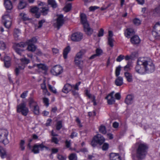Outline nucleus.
<instances>
[{
	"mask_svg": "<svg viewBox=\"0 0 160 160\" xmlns=\"http://www.w3.org/2000/svg\"><path fill=\"white\" fill-rule=\"evenodd\" d=\"M148 147L147 145L144 143H138L137 147L132 150L131 156L133 160H143L147 155Z\"/></svg>",
	"mask_w": 160,
	"mask_h": 160,
	"instance_id": "1",
	"label": "nucleus"
},
{
	"mask_svg": "<svg viewBox=\"0 0 160 160\" xmlns=\"http://www.w3.org/2000/svg\"><path fill=\"white\" fill-rule=\"evenodd\" d=\"M142 58L146 73L153 72L155 71V67L152 60L148 57H142Z\"/></svg>",
	"mask_w": 160,
	"mask_h": 160,
	"instance_id": "2",
	"label": "nucleus"
},
{
	"mask_svg": "<svg viewBox=\"0 0 160 160\" xmlns=\"http://www.w3.org/2000/svg\"><path fill=\"white\" fill-rule=\"evenodd\" d=\"M81 19L82 23L83 25L84 30L86 34L91 35L93 32V30L90 28L87 21L86 15L82 13L81 14Z\"/></svg>",
	"mask_w": 160,
	"mask_h": 160,
	"instance_id": "3",
	"label": "nucleus"
},
{
	"mask_svg": "<svg viewBox=\"0 0 160 160\" xmlns=\"http://www.w3.org/2000/svg\"><path fill=\"white\" fill-rule=\"evenodd\" d=\"M33 41H28L26 42H21L19 44H18V46H20L23 48H26V49L29 51L34 52L37 48L32 43Z\"/></svg>",
	"mask_w": 160,
	"mask_h": 160,
	"instance_id": "4",
	"label": "nucleus"
},
{
	"mask_svg": "<svg viewBox=\"0 0 160 160\" xmlns=\"http://www.w3.org/2000/svg\"><path fill=\"white\" fill-rule=\"evenodd\" d=\"M136 72L140 74H145L146 73L143 63L142 58H139L137 61V65L135 68Z\"/></svg>",
	"mask_w": 160,
	"mask_h": 160,
	"instance_id": "5",
	"label": "nucleus"
},
{
	"mask_svg": "<svg viewBox=\"0 0 160 160\" xmlns=\"http://www.w3.org/2000/svg\"><path fill=\"white\" fill-rule=\"evenodd\" d=\"M17 112L21 113L24 116H26L29 112L28 108L26 107V104L22 102L17 106Z\"/></svg>",
	"mask_w": 160,
	"mask_h": 160,
	"instance_id": "6",
	"label": "nucleus"
},
{
	"mask_svg": "<svg viewBox=\"0 0 160 160\" xmlns=\"http://www.w3.org/2000/svg\"><path fill=\"white\" fill-rule=\"evenodd\" d=\"M8 134V132L7 130L0 129V142L5 145L8 143L9 142L7 138Z\"/></svg>",
	"mask_w": 160,
	"mask_h": 160,
	"instance_id": "7",
	"label": "nucleus"
},
{
	"mask_svg": "<svg viewBox=\"0 0 160 160\" xmlns=\"http://www.w3.org/2000/svg\"><path fill=\"white\" fill-rule=\"evenodd\" d=\"M63 72L62 68L60 65H56L52 67L51 70L52 74L57 76L61 74Z\"/></svg>",
	"mask_w": 160,
	"mask_h": 160,
	"instance_id": "8",
	"label": "nucleus"
},
{
	"mask_svg": "<svg viewBox=\"0 0 160 160\" xmlns=\"http://www.w3.org/2000/svg\"><path fill=\"white\" fill-rule=\"evenodd\" d=\"M57 16L56 22L54 23V25L58 28V29H59L64 24V20L62 14L58 15Z\"/></svg>",
	"mask_w": 160,
	"mask_h": 160,
	"instance_id": "9",
	"label": "nucleus"
},
{
	"mask_svg": "<svg viewBox=\"0 0 160 160\" xmlns=\"http://www.w3.org/2000/svg\"><path fill=\"white\" fill-rule=\"evenodd\" d=\"M44 148H45L46 149H48V148L44 145L42 143L38 145L36 144L33 146L32 152L35 154L38 153L39 152V148H40L41 150H42Z\"/></svg>",
	"mask_w": 160,
	"mask_h": 160,
	"instance_id": "10",
	"label": "nucleus"
},
{
	"mask_svg": "<svg viewBox=\"0 0 160 160\" xmlns=\"http://www.w3.org/2000/svg\"><path fill=\"white\" fill-rule=\"evenodd\" d=\"M114 92H112L109 94L105 98L107 100V102L108 104L112 105L115 103V99L113 96Z\"/></svg>",
	"mask_w": 160,
	"mask_h": 160,
	"instance_id": "11",
	"label": "nucleus"
},
{
	"mask_svg": "<svg viewBox=\"0 0 160 160\" xmlns=\"http://www.w3.org/2000/svg\"><path fill=\"white\" fill-rule=\"evenodd\" d=\"M71 40H80L83 39L82 34L80 32H76L72 34L71 36Z\"/></svg>",
	"mask_w": 160,
	"mask_h": 160,
	"instance_id": "12",
	"label": "nucleus"
},
{
	"mask_svg": "<svg viewBox=\"0 0 160 160\" xmlns=\"http://www.w3.org/2000/svg\"><path fill=\"white\" fill-rule=\"evenodd\" d=\"M153 35L155 37L156 36V34L157 36H160V24L156 23L154 27L153 30L152 32Z\"/></svg>",
	"mask_w": 160,
	"mask_h": 160,
	"instance_id": "13",
	"label": "nucleus"
},
{
	"mask_svg": "<svg viewBox=\"0 0 160 160\" xmlns=\"http://www.w3.org/2000/svg\"><path fill=\"white\" fill-rule=\"evenodd\" d=\"M4 5L7 10H11L13 8L12 3L10 0H4Z\"/></svg>",
	"mask_w": 160,
	"mask_h": 160,
	"instance_id": "14",
	"label": "nucleus"
},
{
	"mask_svg": "<svg viewBox=\"0 0 160 160\" xmlns=\"http://www.w3.org/2000/svg\"><path fill=\"white\" fill-rule=\"evenodd\" d=\"M94 139L97 140L100 145L102 144L105 141V139L103 136L100 134H98L94 137Z\"/></svg>",
	"mask_w": 160,
	"mask_h": 160,
	"instance_id": "15",
	"label": "nucleus"
},
{
	"mask_svg": "<svg viewBox=\"0 0 160 160\" xmlns=\"http://www.w3.org/2000/svg\"><path fill=\"white\" fill-rule=\"evenodd\" d=\"M135 33V32L133 29L132 28H128L124 32V34L125 36L128 38H129L131 36L133 35Z\"/></svg>",
	"mask_w": 160,
	"mask_h": 160,
	"instance_id": "16",
	"label": "nucleus"
},
{
	"mask_svg": "<svg viewBox=\"0 0 160 160\" xmlns=\"http://www.w3.org/2000/svg\"><path fill=\"white\" fill-rule=\"evenodd\" d=\"M20 43V42L19 43H15L14 46V48L17 53L18 55L21 56L22 52L24 51V50L23 49H20L19 48H23V47H22L20 46H18V44H19Z\"/></svg>",
	"mask_w": 160,
	"mask_h": 160,
	"instance_id": "17",
	"label": "nucleus"
},
{
	"mask_svg": "<svg viewBox=\"0 0 160 160\" xmlns=\"http://www.w3.org/2000/svg\"><path fill=\"white\" fill-rule=\"evenodd\" d=\"M72 90V86L71 85L67 83L65 85L64 87L62 89V91L65 93H68L69 91Z\"/></svg>",
	"mask_w": 160,
	"mask_h": 160,
	"instance_id": "18",
	"label": "nucleus"
},
{
	"mask_svg": "<svg viewBox=\"0 0 160 160\" xmlns=\"http://www.w3.org/2000/svg\"><path fill=\"white\" fill-rule=\"evenodd\" d=\"M134 98L133 96L131 94L128 95L125 100V102L127 104L129 105L131 104L133 102V99Z\"/></svg>",
	"mask_w": 160,
	"mask_h": 160,
	"instance_id": "19",
	"label": "nucleus"
},
{
	"mask_svg": "<svg viewBox=\"0 0 160 160\" xmlns=\"http://www.w3.org/2000/svg\"><path fill=\"white\" fill-rule=\"evenodd\" d=\"M110 160H121L120 157L118 153H112L110 155Z\"/></svg>",
	"mask_w": 160,
	"mask_h": 160,
	"instance_id": "20",
	"label": "nucleus"
},
{
	"mask_svg": "<svg viewBox=\"0 0 160 160\" xmlns=\"http://www.w3.org/2000/svg\"><path fill=\"white\" fill-rule=\"evenodd\" d=\"M29 104L30 109L38 105L37 102L32 98L29 99Z\"/></svg>",
	"mask_w": 160,
	"mask_h": 160,
	"instance_id": "21",
	"label": "nucleus"
},
{
	"mask_svg": "<svg viewBox=\"0 0 160 160\" xmlns=\"http://www.w3.org/2000/svg\"><path fill=\"white\" fill-rule=\"evenodd\" d=\"M36 66L39 70L46 71L47 70L48 68L47 66L44 64L40 63L36 64Z\"/></svg>",
	"mask_w": 160,
	"mask_h": 160,
	"instance_id": "22",
	"label": "nucleus"
},
{
	"mask_svg": "<svg viewBox=\"0 0 160 160\" xmlns=\"http://www.w3.org/2000/svg\"><path fill=\"white\" fill-rule=\"evenodd\" d=\"M20 60L21 62V66H24V68L25 67V65L28 64L30 62L29 60L28 59L25 57L20 58Z\"/></svg>",
	"mask_w": 160,
	"mask_h": 160,
	"instance_id": "23",
	"label": "nucleus"
},
{
	"mask_svg": "<svg viewBox=\"0 0 160 160\" xmlns=\"http://www.w3.org/2000/svg\"><path fill=\"white\" fill-rule=\"evenodd\" d=\"M38 8L36 7L32 8L31 9V11L32 12L35 14V17L36 18H38L40 16V14L38 13Z\"/></svg>",
	"mask_w": 160,
	"mask_h": 160,
	"instance_id": "24",
	"label": "nucleus"
},
{
	"mask_svg": "<svg viewBox=\"0 0 160 160\" xmlns=\"http://www.w3.org/2000/svg\"><path fill=\"white\" fill-rule=\"evenodd\" d=\"M124 76L127 81L129 82H131L132 81V76L130 73L126 72L124 73Z\"/></svg>",
	"mask_w": 160,
	"mask_h": 160,
	"instance_id": "25",
	"label": "nucleus"
},
{
	"mask_svg": "<svg viewBox=\"0 0 160 160\" xmlns=\"http://www.w3.org/2000/svg\"><path fill=\"white\" fill-rule=\"evenodd\" d=\"M115 83L117 86H121L123 83V78L121 77H118L116 79Z\"/></svg>",
	"mask_w": 160,
	"mask_h": 160,
	"instance_id": "26",
	"label": "nucleus"
},
{
	"mask_svg": "<svg viewBox=\"0 0 160 160\" xmlns=\"http://www.w3.org/2000/svg\"><path fill=\"white\" fill-rule=\"evenodd\" d=\"M9 12L8 11L6 12L2 16V21H8V17L9 18L11 19V20H12V17L8 14Z\"/></svg>",
	"mask_w": 160,
	"mask_h": 160,
	"instance_id": "27",
	"label": "nucleus"
},
{
	"mask_svg": "<svg viewBox=\"0 0 160 160\" xmlns=\"http://www.w3.org/2000/svg\"><path fill=\"white\" fill-rule=\"evenodd\" d=\"M70 50V46H68L66 47L64 50L63 52V56L64 59H66L67 58V55Z\"/></svg>",
	"mask_w": 160,
	"mask_h": 160,
	"instance_id": "28",
	"label": "nucleus"
},
{
	"mask_svg": "<svg viewBox=\"0 0 160 160\" xmlns=\"http://www.w3.org/2000/svg\"><path fill=\"white\" fill-rule=\"evenodd\" d=\"M72 8V4L71 3H67L66 2V4L63 8L64 11L66 12L69 11Z\"/></svg>",
	"mask_w": 160,
	"mask_h": 160,
	"instance_id": "29",
	"label": "nucleus"
},
{
	"mask_svg": "<svg viewBox=\"0 0 160 160\" xmlns=\"http://www.w3.org/2000/svg\"><path fill=\"white\" fill-rule=\"evenodd\" d=\"M33 113L35 114L38 115L39 114V108L38 105L31 109Z\"/></svg>",
	"mask_w": 160,
	"mask_h": 160,
	"instance_id": "30",
	"label": "nucleus"
},
{
	"mask_svg": "<svg viewBox=\"0 0 160 160\" xmlns=\"http://www.w3.org/2000/svg\"><path fill=\"white\" fill-rule=\"evenodd\" d=\"M41 88L43 90V92L45 94H48V92L47 89L45 81H44L43 83L41 85Z\"/></svg>",
	"mask_w": 160,
	"mask_h": 160,
	"instance_id": "31",
	"label": "nucleus"
},
{
	"mask_svg": "<svg viewBox=\"0 0 160 160\" xmlns=\"http://www.w3.org/2000/svg\"><path fill=\"white\" fill-rule=\"evenodd\" d=\"M8 21H3L5 26L7 28H8L10 27L12 24V21L9 18H8Z\"/></svg>",
	"mask_w": 160,
	"mask_h": 160,
	"instance_id": "32",
	"label": "nucleus"
},
{
	"mask_svg": "<svg viewBox=\"0 0 160 160\" xmlns=\"http://www.w3.org/2000/svg\"><path fill=\"white\" fill-rule=\"evenodd\" d=\"M85 53V51L84 50H82L78 52L75 57L76 59H81L83 55Z\"/></svg>",
	"mask_w": 160,
	"mask_h": 160,
	"instance_id": "33",
	"label": "nucleus"
},
{
	"mask_svg": "<svg viewBox=\"0 0 160 160\" xmlns=\"http://www.w3.org/2000/svg\"><path fill=\"white\" fill-rule=\"evenodd\" d=\"M48 3L53 8H56L57 7V3L55 0H48Z\"/></svg>",
	"mask_w": 160,
	"mask_h": 160,
	"instance_id": "34",
	"label": "nucleus"
},
{
	"mask_svg": "<svg viewBox=\"0 0 160 160\" xmlns=\"http://www.w3.org/2000/svg\"><path fill=\"white\" fill-rule=\"evenodd\" d=\"M27 5L26 3L23 1H20L18 6V8L19 9H23Z\"/></svg>",
	"mask_w": 160,
	"mask_h": 160,
	"instance_id": "35",
	"label": "nucleus"
},
{
	"mask_svg": "<svg viewBox=\"0 0 160 160\" xmlns=\"http://www.w3.org/2000/svg\"><path fill=\"white\" fill-rule=\"evenodd\" d=\"M24 69V66H19L18 67L16 68L15 70V73L16 75L18 76L19 75L21 70Z\"/></svg>",
	"mask_w": 160,
	"mask_h": 160,
	"instance_id": "36",
	"label": "nucleus"
},
{
	"mask_svg": "<svg viewBox=\"0 0 160 160\" xmlns=\"http://www.w3.org/2000/svg\"><path fill=\"white\" fill-rule=\"evenodd\" d=\"M21 34L20 30L17 29H15L14 30L13 35L16 39H18V37Z\"/></svg>",
	"mask_w": 160,
	"mask_h": 160,
	"instance_id": "37",
	"label": "nucleus"
},
{
	"mask_svg": "<svg viewBox=\"0 0 160 160\" xmlns=\"http://www.w3.org/2000/svg\"><path fill=\"white\" fill-rule=\"evenodd\" d=\"M0 156L2 158H4L6 156V151L1 147H0Z\"/></svg>",
	"mask_w": 160,
	"mask_h": 160,
	"instance_id": "38",
	"label": "nucleus"
},
{
	"mask_svg": "<svg viewBox=\"0 0 160 160\" xmlns=\"http://www.w3.org/2000/svg\"><path fill=\"white\" fill-rule=\"evenodd\" d=\"M20 17L24 21L27 20L29 19L27 15L23 12L21 13L20 14Z\"/></svg>",
	"mask_w": 160,
	"mask_h": 160,
	"instance_id": "39",
	"label": "nucleus"
},
{
	"mask_svg": "<svg viewBox=\"0 0 160 160\" xmlns=\"http://www.w3.org/2000/svg\"><path fill=\"white\" fill-rule=\"evenodd\" d=\"M25 142L23 140H21L19 144V148L21 150L24 151L25 150V147L24 146Z\"/></svg>",
	"mask_w": 160,
	"mask_h": 160,
	"instance_id": "40",
	"label": "nucleus"
},
{
	"mask_svg": "<svg viewBox=\"0 0 160 160\" xmlns=\"http://www.w3.org/2000/svg\"><path fill=\"white\" fill-rule=\"evenodd\" d=\"M62 127V122L61 121H59L57 122L56 124V129L58 130H60Z\"/></svg>",
	"mask_w": 160,
	"mask_h": 160,
	"instance_id": "41",
	"label": "nucleus"
},
{
	"mask_svg": "<svg viewBox=\"0 0 160 160\" xmlns=\"http://www.w3.org/2000/svg\"><path fill=\"white\" fill-rule=\"evenodd\" d=\"M100 132L103 134H105L106 133V131L105 126L101 125L99 128Z\"/></svg>",
	"mask_w": 160,
	"mask_h": 160,
	"instance_id": "42",
	"label": "nucleus"
},
{
	"mask_svg": "<svg viewBox=\"0 0 160 160\" xmlns=\"http://www.w3.org/2000/svg\"><path fill=\"white\" fill-rule=\"evenodd\" d=\"M96 55L98 57H99L102 54L103 52L102 49L98 48L96 50Z\"/></svg>",
	"mask_w": 160,
	"mask_h": 160,
	"instance_id": "43",
	"label": "nucleus"
},
{
	"mask_svg": "<svg viewBox=\"0 0 160 160\" xmlns=\"http://www.w3.org/2000/svg\"><path fill=\"white\" fill-rule=\"evenodd\" d=\"M141 21L138 18H135L133 20V23L134 25L138 26L141 23Z\"/></svg>",
	"mask_w": 160,
	"mask_h": 160,
	"instance_id": "44",
	"label": "nucleus"
},
{
	"mask_svg": "<svg viewBox=\"0 0 160 160\" xmlns=\"http://www.w3.org/2000/svg\"><path fill=\"white\" fill-rule=\"evenodd\" d=\"M48 11L49 9L48 7L42 8V10H41V12L43 15H47Z\"/></svg>",
	"mask_w": 160,
	"mask_h": 160,
	"instance_id": "45",
	"label": "nucleus"
},
{
	"mask_svg": "<svg viewBox=\"0 0 160 160\" xmlns=\"http://www.w3.org/2000/svg\"><path fill=\"white\" fill-rule=\"evenodd\" d=\"M74 62L75 64L79 67L80 68H81L82 67L80 66L81 63V59H76L75 58Z\"/></svg>",
	"mask_w": 160,
	"mask_h": 160,
	"instance_id": "46",
	"label": "nucleus"
},
{
	"mask_svg": "<svg viewBox=\"0 0 160 160\" xmlns=\"http://www.w3.org/2000/svg\"><path fill=\"white\" fill-rule=\"evenodd\" d=\"M6 48V44L2 41H0V49L4 50Z\"/></svg>",
	"mask_w": 160,
	"mask_h": 160,
	"instance_id": "47",
	"label": "nucleus"
},
{
	"mask_svg": "<svg viewBox=\"0 0 160 160\" xmlns=\"http://www.w3.org/2000/svg\"><path fill=\"white\" fill-rule=\"evenodd\" d=\"M121 67L120 66H118L116 68L115 73L117 77H118L120 74V72L121 71Z\"/></svg>",
	"mask_w": 160,
	"mask_h": 160,
	"instance_id": "48",
	"label": "nucleus"
},
{
	"mask_svg": "<svg viewBox=\"0 0 160 160\" xmlns=\"http://www.w3.org/2000/svg\"><path fill=\"white\" fill-rule=\"evenodd\" d=\"M48 86L49 89L50 91L54 93H56V90L54 88L52 87L51 85L49 84H48Z\"/></svg>",
	"mask_w": 160,
	"mask_h": 160,
	"instance_id": "49",
	"label": "nucleus"
},
{
	"mask_svg": "<svg viewBox=\"0 0 160 160\" xmlns=\"http://www.w3.org/2000/svg\"><path fill=\"white\" fill-rule=\"evenodd\" d=\"M113 34L112 32L111 31H108V40H113Z\"/></svg>",
	"mask_w": 160,
	"mask_h": 160,
	"instance_id": "50",
	"label": "nucleus"
},
{
	"mask_svg": "<svg viewBox=\"0 0 160 160\" xmlns=\"http://www.w3.org/2000/svg\"><path fill=\"white\" fill-rule=\"evenodd\" d=\"M70 160H76L77 157L75 154L74 153L71 154L69 157Z\"/></svg>",
	"mask_w": 160,
	"mask_h": 160,
	"instance_id": "51",
	"label": "nucleus"
},
{
	"mask_svg": "<svg viewBox=\"0 0 160 160\" xmlns=\"http://www.w3.org/2000/svg\"><path fill=\"white\" fill-rule=\"evenodd\" d=\"M72 95L75 98H78L79 97V94L78 91L75 90H72Z\"/></svg>",
	"mask_w": 160,
	"mask_h": 160,
	"instance_id": "52",
	"label": "nucleus"
},
{
	"mask_svg": "<svg viewBox=\"0 0 160 160\" xmlns=\"http://www.w3.org/2000/svg\"><path fill=\"white\" fill-rule=\"evenodd\" d=\"M104 30L102 28H101L98 31V36L102 37L104 35Z\"/></svg>",
	"mask_w": 160,
	"mask_h": 160,
	"instance_id": "53",
	"label": "nucleus"
},
{
	"mask_svg": "<svg viewBox=\"0 0 160 160\" xmlns=\"http://www.w3.org/2000/svg\"><path fill=\"white\" fill-rule=\"evenodd\" d=\"M124 56L122 55H120L117 58L116 61L118 62H121L122 60L124 59Z\"/></svg>",
	"mask_w": 160,
	"mask_h": 160,
	"instance_id": "54",
	"label": "nucleus"
},
{
	"mask_svg": "<svg viewBox=\"0 0 160 160\" xmlns=\"http://www.w3.org/2000/svg\"><path fill=\"white\" fill-rule=\"evenodd\" d=\"M109 145L108 143H105L103 144L102 149L103 150H107L108 148Z\"/></svg>",
	"mask_w": 160,
	"mask_h": 160,
	"instance_id": "55",
	"label": "nucleus"
},
{
	"mask_svg": "<svg viewBox=\"0 0 160 160\" xmlns=\"http://www.w3.org/2000/svg\"><path fill=\"white\" fill-rule=\"evenodd\" d=\"M43 102L46 106L47 107H48L49 104L48 99L47 98H43Z\"/></svg>",
	"mask_w": 160,
	"mask_h": 160,
	"instance_id": "56",
	"label": "nucleus"
},
{
	"mask_svg": "<svg viewBox=\"0 0 160 160\" xmlns=\"http://www.w3.org/2000/svg\"><path fill=\"white\" fill-rule=\"evenodd\" d=\"M99 8V7L96 6H93L90 7L89 9L90 11H94L95 10Z\"/></svg>",
	"mask_w": 160,
	"mask_h": 160,
	"instance_id": "57",
	"label": "nucleus"
},
{
	"mask_svg": "<svg viewBox=\"0 0 160 160\" xmlns=\"http://www.w3.org/2000/svg\"><path fill=\"white\" fill-rule=\"evenodd\" d=\"M131 43L134 46H138L140 43V41H130Z\"/></svg>",
	"mask_w": 160,
	"mask_h": 160,
	"instance_id": "58",
	"label": "nucleus"
},
{
	"mask_svg": "<svg viewBox=\"0 0 160 160\" xmlns=\"http://www.w3.org/2000/svg\"><path fill=\"white\" fill-rule=\"evenodd\" d=\"M65 143L67 148H69L70 147L71 145V140H70L68 141V140H66L65 142Z\"/></svg>",
	"mask_w": 160,
	"mask_h": 160,
	"instance_id": "59",
	"label": "nucleus"
},
{
	"mask_svg": "<svg viewBox=\"0 0 160 160\" xmlns=\"http://www.w3.org/2000/svg\"><path fill=\"white\" fill-rule=\"evenodd\" d=\"M98 144V143L97 140H95L93 138L91 142V145L93 147H95Z\"/></svg>",
	"mask_w": 160,
	"mask_h": 160,
	"instance_id": "60",
	"label": "nucleus"
},
{
	"mask_svg": "<svg viewBox=\"0 0 160 160\" xmlns=\"http://www.w3.org/2000/svg\"><path fill=\"white\" fill-rule=\"evenodd\" d=\"M59 141L58 140L57 138L52 137V142H54L55 144H58Z\"/></svg>",
	"mask_w": 160,
	"mask_h": 160,
	"instance_id": "61",
	"label": "nucleus"
},
{
	"mask_svg": "<svg viewBox=\"0 0 160 160\" xmlns=\"http://www.w3.org/2000/svg\"><path fill=\"white\" fill-rule=\"evenodd\" d=\"M131 40H140L139 37L137 35L133 36L131 38Z\"/></svg>",
	"mask_w": 160,
	"mask_h": 160,
	"instance_id": "62",
	"label": "nucleus"
},
{
	"mask_svg": "<svg viewBox=\"0 0 160 160\" xmlns=\"http://www.w3.org/2000/svg\"><path fill=\"white\" fill-rule=\"evenodd\" d=\"M154 12L160 15V6L157 7L154 10Z\"/></svg>",
	"mask_w": 160,
	"mask_h": 160,
	"instance_id": "63",
	"label": "nucleus"
},
{
	"mask_svg": "<svg viewBox=\"0 0 160 160\" xmlns=\"http://www.w3.org/2000/svg\"><path fill=\"white\" fill-rule=\"evenodd\" d=\"M36 53L37 55L40 56H42L43 55V53L41 52V50L39 49L36 50Z\"/></svg>",
	"mask_w": 160,
	"mask_h": 160,
	"instance_id": "64",
	"label": "nucleus"
}]
</instances>
